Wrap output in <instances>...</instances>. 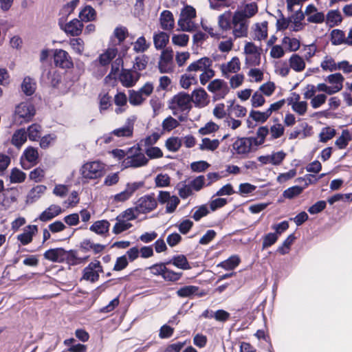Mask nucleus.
<instances>
[{
    "label": "nucleus",
    "mask_w": 352,
    "mask_h": 352,
    "mask_svg": "<svg viewBox=\"0 0 352 352\" xmlns=\"http://www.w3.org/2000/svg\"><path fill=\"white\" fill-rule=\"evenodd\" d=\"M336 135V130L330 127L323 128L320 133V140L322 142H327Z\"/></svg>",
    "instance_id": "obj_62"
},
{
    "label": "nucleus",
    "mask_w": 352,
    "mask_h": 352,
    "mask_svg": "<svg viewBox=\"0 0 352 352\" xmlns=\"http://www.w3.org/2000/svg\"><path fill=\"white\" fill-rule=\"evenodd\" d=\"M192 190L198 191V177L188 182V185L181 188L179 195L184 198L187 197L192 193Z\"/></svg>",
    "instance_id": "obj_34"
},
{
    "label": "nucleus",
    "mask_w": 352,
    "mask_h": 352,
    "mask_svg": "<svg viewBox=\"0 0 352 352\" xmlns=\"http://www.w3.org/2000/svg\"><path fill=\"white\" fill-rule=\"evenodd\" d=\"M81 21H91L96 19V12L91 6H86L79 13Z\"/></svg>",
    "instance_id": "obj_32"
},
{
    "label": "nucleus",
    "mask_w": 352,
    "mask_h": 352,
    "mask_svg": "<svg viewBox=\"0 0 352 352\" xmlns=\"http://www.w3.org/2000/svg\"><path fill=\"white\" fill-rule=\"evenodd\" d=\"M192 103L198 104V89H195L191 95L182 91L174 96L170 102L169 108L173 110V115L176 116L177 111H189Z\"/></svg>",
    "instance_id": "obj_2"
},
{
    "label": "nucleus",
    "mask_w": 352,
    "mask_h": 352,
    "mask_svg": "<svg viewBox=\"0 0 352 352\" xmlns=\"http://www.w3.org/2000/svg\"><path fill=\"white\" fill-rule=\"evenodd\" d=\"M26 177V175L21 170L14 168L12 170L10 180L11 183H21Z\"/></svg>",
    "instance_id": "obj_52"
},
{
    "label": "nucleus",
    "mask_w": 352,
    "mask_h": 352,
    "mask_svg": "<svg viewBox=\"0 0 352 352\" xmlns=\"http://www.w3.org/2000/svg\"><path fill=\"white\" fill-rule=\"evenodd\" d=\"M344 80V78L340 73L330 74L325 78L326 82L332 85H338V87H340L341 89L343 87Z\"/></svg>",
    "instance_id": "obj_48"
},
{
    "label": "nucleus",
    "mask_w": 352,
    "mask_h": 352,
    "mask_svg": "<svg viewBox=\"0 0 352 352\" xmlns=\"http://www.w3.org/2000/svg\"><path fill=\"white\" fill-rule=\"evenodd\" d=\"M221 178V176L218 173H209L206 177L199 175V189L204 186L210 185Z\"/></svg>",
    "instance_id": "obj_31"
},
{
    "label": "nucleus",
    "mask_w": 352,
    "mask_h": 352,
    "mask_svg": "<svg viewBox=\"0 0 352 352\" xmlns=\"http://www.w3.org/2000/svg\"><path fill=\"white\" fill-rule=\"evenodd\" d=\"M46 187L43 185H37L30 190L26 198L27 204H33L45 192Z\"/></svg>",
    "instance_id": "obj_22"
},
{
    "label": "nucleus",
    "mask_w": 352,
    "mask_h": 352,
    "mask_svg": "<svg viewBox=\"0 0 352 352\" xmlns=\"http://www.w3.org/2000/svg\"><path fill=\"white\" fill-rule=\"evenodd\" d=\"M286 154L283 151L272 153L271 155H261L258 157V160L262 164H271L274 166L280 165L285 159Z\"/></svg>",
    "instance_id": "obj_13"
},
{
    "label": "nucleus",
    "mask_w": 352,
    "mask_h": 352,
    "mask_svg": "<svg viewBox=\"0 0 352 352\" xmlns=\"http://www.w3.org/2000/svg\"><path fill=\"white\" fill-rule=\"evenodd\" d=\"M331 42L334 45L345 43L344 32L340 30H333L331 32Z\"/></svg>",
    "instance_id": "obj_42"
},
{
    "label": "nucleus",
    "mask_w": 352,
    "mask_h": 352,
    "mask_svg": "<svg viewBox=\"0 0 352 352\" xmlns=\"http://www.w3.org/2000/svg\"><path fill=\"white\" fill-rule=\"evenodd\" d=\"M196 10L190 6H186L184 7L180 14L179 19L178 20V23H182L184 20H186L188 17H196Z\"/></svg>",
    "instance_id": "obj_57"
},
{
    "label": "nucleus",
    "mask_w": 352,
    "mask_h": 352,
    "mask_svg": "<svg viewBox=\"0 0 352 352\" xmlns=\"http://www.w3.org/2000/svg\"><path fill=\"white\" fill-rule=\"evenodd\" d=\"M104 164L99 161L87 162L82 166L81 175L85 179H96L104 175Z\"/></svg>",
    "instance_id": "obj_4"
},
{
    "label": "nucleus",
    "mask_w": 352,
    "mask_h": 352,
    "mask_svg": "<svg viewBox=\"0 0 352 352\" xmlns=\"http://www.w3.org/2000/svg\"><path fill=\"white\" fill-rule=\"evenodd\" d=\"M144 100L145 98L139 91H129V100L131 104L134 106L140 105Z\"/></svg>",
    "instance_id": "obj_44"
},
{
    "label": "nucleus",
    "mask_w": 352,
    "mask_h": 352,
    "mask_svg": "<svg viewBox=\"0 0 352 352\" xmlns=\"http://www.w3.org/2000/svg\"><path fill=\"white\" fill-rule=\"evenodd\" d=\"M150 46L144 36L139 37L133 43V50L137 53H143L146 51Z\"/></svg>",
    "instance_id": "obj_50"
},
{
    "label": "nucleus",
    "mask_w": 352,
    "mask_h": 352,
    "mask_svg": "<svg viewBox=\"0 0 352 352\" xmlns=\"http://www.w3.org/2000/svg\"><path fill=\"white\" fill-rule=\"evenodd\" d=\"M28 138L32 141H36L41 135V126L38 124H32L28 128Z\"/></svg>",
    "instance_id": "obj_46"
},
{
    "label": "nucleus",
    "mask_w": 352,
    "mask_h": 352,
    "mask_svg": "<svg viewBox=\"0 0 352 352\" xmlns=\"http://www.w3.org/2000/svg\"><path fill=\"white\" fill-rule=\"evenodd\" d=\"M65 255L66 250L61 248L48 250L43 254L45 259L56 263L63 262Z\"/></svg>",
    "instance_id": "obj_17"
},
{
    "label": "nucleus",
    "mask_w": 352,
    "mask_h": 352,
    "mask_svg": "<svg viewBox=\"0 0 352 352\" xmlns=\"http://www.w3.org/2000/svg\"><path fill=\"white\" fill-rule=\"evenodd\" d=\"M38 232V227L36 225H30L26 226L23 232L17 236V239L23 245H28L32 242L33 236Z\"/></svg>",
    "instance_id": "obj_16"
},
{
    "label": "nucleus",
    "mask_w": 352,
    "mask_h": 352,
    "mask_svg": "<svg viewBox=\"0 0 352 352\" xmlns=\"http://www.w3.org/2000/svg\"><path fill=\"white\" fill-rule=\"evenodd\" d=\"M128 34L129 33L126 28L123 26L117 27L113 31V36L118 39V43L113 44L112 47H116V45H120L125 40Z\"/></svg>",
    "instance_id": "obj_45"
},
{
    "label": "nucleus",
    "mask_w": 352,
    "mask_h": 352,
    "mask_svg": "<svg viewBox=\"0 0 352 352\" xmlns=\"http://www.w3.org/2000/svg\"><path fill=\"white\" fill-rule=\"evenodd\" d=\"M117 54L118 49L116 47H109L93 62V65L96 67H100V72L103 75L107 72L109 65L116 57Z\"/></svg>",
    "instance_id": "obj_6"
},
{
    "label": "nucleus",
    "mask_w": 352,
    "mask_h": 352,
    "mask_svg": "<svg viewBox=\"0 0 352 352\" xmlns=\"http://www.w3.org/2000/svg\"><path fill=\"white\" fill-rule=\"evenodd\" d=\"M140 76L139 72L131 69H123L120 75V81L123 86L131 87L135 85Z\"/></svg>",
    "instance_id": "obj_12"
},
{
    "label": "nucleus",
    "mask_w": 352,
    "mask_h": 352,
    "mask_svg": "<svg viewBox=\"0 0 352 352\" xmlns=\"http://www.w3.org/2000/svg\"><path fill=\"white\" fill-rule=\"evenodd\" d=\"M157 206V201L153 195H147L140 197L135 205L139 214L147 213L154 210Z\"/></svg>",
    "instance_id": "obj_8"
},
{
    "label": "nucleus",
    "mask_w": 352,
    "mask_h": 352,
    "mask_svg": "<svg viewBox=\"0 0 352 352\" xmlns=\"http://www.w3.org/2000/svg\"><path fill=\"white\" fill-rule=\"evenodd\" d=\"M232 34L234 38L246 37L248 30V20L239 12H234L232 20Z\"/></svg>",
    "instance_id": "obj_5"
},
{
    "label": "nucleus",
    "mask_w": 352,
    "mask_h": 352,
    "mask_svg": "<svg viewBox=\"0 0 352 352\" xmlns=\"http://www.w3.org/2000/svg\"><path fill=\"white\" fill-rule=\"evenodd\" d=\"M201 142L199 150L201 151H214L220 144V141L218 139H210L209 138H203Z\"/></svg>",
    "instance_id": "obj_23"
},
{
    "label": "nucleus",
    "mask_w": 352,
    "mask_h": 352,
    "mask_svg": "<svg viewBox=\"0 0 352 352\" xmlns=\"http://www.w3.org/2000/svg\"><path fill=\"white\" fill-rule=\"evenodd\" d=\"M63 212L62 208L58 205L52 204L46 208L38 217L41 221H48L54 217L58 216Z\"/></svg>",
    "instance_id": "obj_19"
},
{
    "label": "nucleus",
    "mask_w": 352,
    "mask_h": 352,
    "mask_svg": "<svg viewBox=\"0 0 352 352\" xmlns=\"http://www.w3.org/2000/svg\"><path fill=\"white\" fill-rule=\"evenodd\" d=\"M351 140V135L348 130H343L342 135L336 140V145L340 148L343 149L346 147L349 142Z\"/></svg>",
    "instance_id": "obj_43"
},
{
    "label": "nucleus",
    "mask_w": 352,
    "mask_h": 352,
    "mask_svg": "<svg viewBox=\"0 0 352 352\" xmlns=\"http://www.w3.org/2000/svg\"><path fill=\"white\" fill-rule=\"evenodd\" d=\"M169 41V35L167 33L161 32L153 36V43L157 50L164 49Z\"/></svg>",
    "instance_id": "obj_29"
},
{
    "label": "nucleus",
    "mask_w": 352,
    "mask_h": 352,
    "mask_svg": "<svg viewBox=\"0 0 352 352\" xmlns=\"http://www.w3.org/2000/svg\"><path fill=\"white\" fill-rule=\"evenodd\" d=\"M116 223L113 228V232L116 234H120L132 227V224L131 223L118 217L116 218Z\"/></svg>",
    "instance_id": "obj_37"
},
{
    "label": "nucleus",
    "mask_w": 352,
    "mask_h": 352,
    "mask_svg": "<svg viewBox=\"0 0 352 352\" xmlns=\"http://www.w3.org/2000/svg\"><path fill=\"white\" fill-rule=\"evenodd\" d=\"M138 214L139 213L136 210V208L135 207L126 209L124 212H121L117 217L123 220L129 221L131 220L135 219L138 217Z\"/></svg>",
    "instance_id": "obj_51"
},
{
    "label": "nucleus",
    "mask_w": 352,
    "mask_h": 352,
    "mask_svg": "<svg viewBox=\"0 0 352 352\" xmlns=\"http://www.w3.org/2000/svg\"><path fill=\"white\" fill-rule=\"evenodd\" d=\"M342 61L336 63L335 60L330 57L326 56L324 60L322 61L320 67L324 71L335 72L336 70H342Z\"/></svg>",
    "instance_id": "obj_26"
},
{
    "label": "nucleus",
    "mask_w": 352,
    "mask_h": 352,
    "mask_svg": "<svg viewBox=\"0 0 352 352\" xmlns=\"http://www.w3.org/2000/svg\"><path fill=\"white\" fill-rule=\"evenodd\" d=\"M56 66L63 69H69L73 67V62L69 54L63 50H56L54 54Z\"/></svg>",
    "instance_id": "obj_11"
},
{
    "label": "nucleus",
    "mask_w": 352,
    "mask_h": 352,
    "mask_svg": "<svg viewBox=\"0 0 352 352\" xmlns=\"http://www.w3.org/2000/svg\"><path fill=\"white\" fill-rule=\"evenodd\" d=\"M83 28V24L81 21L74 19L66 23L64 26H61V29L65 31L67 34L72 36H79Z\"/></svg>",
    "instance_id": "obj_15"
},
{
    "label": "nucleus",
    "mask_w": 352,
    "mask_h": 352,
    "mask_svg": "<svg viewBox=\"0 0 352 352\" xmlns=\"http://www.w3.org/2000/svg\"><path fill=\"white\" fill-rule=\"evenodd\" d=\"M114 102L119 107L115 110L116 113L118 114L122 113L124 111V109H123L122 107L126 105L127 103L126 95L123 92H118L114 96Z\"/></svg>",
    "instance_id": "obj_40"
},
{
    "label": "nucleus",
    "mask_w": 352,
    "mask_h": 352,
    "mask_svg": "<svg viewBox=\"0 0 352 352\" xmlns=\"http://www.w3.org/2000/svg\"><path fill=\"white\" fill-rule=\"evenodd\" d=\"M304 190L303 187L294 186L286 189L283 192V197L287 199H293L300 195Z\"/></svg>",
    "instance_id": "obj_58"
},
{
    "label": "nucleus",
    "mask_w": 352,
    "mask_h": 352,
    "mask_svg": "<svg viewBox=\"0 0 352 352\" xmlns=\"http://www.w3.org/2000/svg\"><path fill=\"white\" fill-rule=\"evenodd\" d=\"M233 14L230 10H227L218 16V26L220 30L227 32L232 28V20Z\"/></svg>",
    "instance_id": "obj_18"
},
{
    "label": "nucleus",
    "mask_w": 352,
    "mask_h": 352,
    "mask_svg": "<svg viewBox=\"0 0 352 352\" xmlns=\"http://www.w3.org/2000/svg\"><path fill=\"white\" fill-rule=\"evenodd\" d=\"M161 73H170L173 69V51L171 48L163 50L158 63Z\"/></svg>",
    "instance_id": "obj_7"
},
{
    "label": "nucleus",
    "mask_w": 352,
    "mask_h": 352,
    "mask_svg": "<svg viewBox=\"0 0 352 352\" xmlns=\"http://www.w3.org/2000/svg\"><path fill=\"white\" fill-rule=\"evenodd\" d=\"M35 109L34 106L29 102H21L16 108V114L20 118L29 121L34 115Z\"/></svg>",
    "instance_id": "obj_14"
},
{
    "label": "nucleus",
    "mask_w": 352,
    "mask_h": 352,
    "mask_svg": "<svg viewBox=\"0 0 352 352\" xmlns=\"http://www.w3.org/2000/svg\"><path fill=\"white\" fill-rule=\"evenodd\" d=\"M247 113V109L245 107L236 104L235 107L231 106L230 108V111L228 113V117L230 116H235L237 118H242L244 117Z\"/></svg>",
    "instance_id": "obj_56"
},
{
    "label": "nucleus",
    "mask_w": 352,
    "mask_h": 352,
    "mask_svg": "<svg viewBox=\"0 0 352 352\" xmlns=\"http://www.w3.org/2000/svg\"><path fill=\"white\" fill-rule=\"evenodd\" d=\"M133 124H128L123 127L116 129L111 132V134L118 138H129L133 135Z\"/></svg>",
    "instance_id": "obj_41"
},
{
    "label": "nucleus",
    "mask_w": 352,
    "mask_h": 352,
    "mask_svg": "<svg viewBox=\"0 0 352 352\" xmlns=\"http://www.w3.org/2000/svg\"><path fill=\"white\" fill-rule=\"evenodd\" d=\"M88 259V256L85 258H78L76 256V252L74 250L66 251L65 257L64 256V261H67V262L71 265H79L82 263H85Z\"/></svg>",
    "instance_id": "obj_36"
},
{
    "label": "nucleus",
    "mask_w": 352,
    "mask_h": 352,
    "mask_svg": "<svg viewBox=\"0 0 352 352\" xmlns=\"http://www.w3.org/2000/svg\"><path fill=\"white\" fill-rule=\"evenodd\" d=\"M179 125V122L171 116L166 118L162 122L164 130L170 131L175 129Z\"/></svg>",
    "instance_id": "obj_64"
},
{
    "label": "nucleus",
    "mask_w": 352,
    "mask_h": 352,
    "mask_svg": "<svg viewBox=\"0 0 352 352\" xmlns=\"http://www.w3.org/2000/svg\"><path fill=\"white\" fill-rule=\"evenodd\" d=\"M258 12V7L256 3H250L246 4L244 8L240 10H236L234 12L241 13L243 18L246 20L253 16Z\"/></svg>",
    "instance_id": "obj_33"
},
{
    "label": "nucleus",
    "mask_w": 352,
    "mask_h": 352,
    "mask_svg": "<svg viewBox=\"0 0 352 352\" xmlns=\"http://www.w3.org/2000/svg\"><path fill=\"white\" fill-rule=\"evenodd\" d=\"M182 146V142L179 138L172 137L166 142L167 149L172 152L177 151Z\"/></svg>",
    "instance_id": "obj_55"
},
{
    "label": "nucleus",
    "mask_w": 352,
    "mask_h": 352,
    "mask_svg": "<svg viewBox=\"0 0 352 352\" xmlns=\"http://www.w3.org/2000/svg\"><path fill=\"white\" fill-rule=\"evenodd\" d=\"M278 235L276 233H268L263 236V244L262 248L263 250L267 248L274 244L278 240Z\"/></svg>",
    "instance_id": "obj_59"
},
{
    "label": "nucleus",
    "mask_w": 352,
    "mask_h": 352,
    "mask_svg": "<svg viewBox=\"0 0 352 352\" xmlns=\"http://www.w3.org/2000/svg\"><path fill=\"white\" fill-rule=\"evenodd\" d=\"M160 24L163 30H171L174 28L173 15L169 10H164L160 14Z\"/></svg>",
    "instance_id": "obj_20"
},
{
    "label": "nucleus",
    "mask_w": 352,
    "mask_h": 352,
    "mask_svg": "<svg viewBox=\"0 0 352 352\" xmlns=\"http://www.w3.org/2000/svg\"><path fill=\"white\" fill-rule=\"evenodd\" d=\"M110 223L107 220L96 221L91 227L90 230L98 234L103 235L109 232Z\"/></svg>",
    "instance_id": "obj_25"
},
{
    "label": "nucleus",
    "mask_w": 352,
    "mask_h": 352,
    "mask_svg": "<svg viewBox=\"0 0 352 352\" xmlns=\"http://www.w3.org/2000/svg\"><path fill=\"white\" fill-rule=\"evenodd\" d=\"M296 237L294 234H289L283 241L282 245L278 247L277 252L282 255L287 254L289 252V247L293 243Z\"/></svg>",
    "instance_id": "obj_54"
},
{
    "label": "nucleus",
    "mask_w": 352,
    "mask_h": 352,
    "mask_svg": "<svg viewBox=\"0 0 352 352\" xmlns=\"http://www.w3.org/2000/svg\"><path fill=\"white\" fill-rule=\"evenodd\" d=\"M342 21V16L338 10H329L326 16L325 21L329 27L338 25Z\"/></svg>",
    "instance_id": "obj_21"
},
{
    "label": "nucleus",
    "mask_w": 352,
    "mask_h": 352,
    "mask_svg": "<svg viewBox=\"0 0 352 352\" xmlns=\"http://www.w3.org/2000/svg\"><path fill=\"white\" fill-rule=\"evenodd\" d=\"M24 155L25 159L31 163H36L38 157L37 150L33 147L26 148L24 151Z\"/></svg>",
    "instance_id": "obj_63"
},
{
    "label": "nucleus",
    "mask_w": 352,
    "mask_h": 352,
    "mask_svg": "<svg viewBox=\"0 0 352 352\" xmlns=\"http://www.w3.org/2000/svg\"><path fill=\"white\" fill-rule=\"evenodd\" d=\"M148 159L145 156L139 145L133 146L126 151V157L122 161L124 168H139L146 166Z\"/></svg>",
    "instance_id": "obj_3"
},
{
    "label": "nucleus",
    "mask_w": 352,
    "mask_h": 352,
    "mask_svg": "<svg viewBox=\"0 0 352 352\" xmlns=\"http://www.w3.org/2000/svg\"><path fill=\"white\" fill-rule=\"evenodd\" d=\"M240 69V60L239 58L234 57L227 63L226 66H223L222 72L224 74L228 72L236 73Z\"/></svg>",
    "instance_id": "obj_39"
},
{
    "label": "nucleus",
    "mask_w": 352,
    "mask_h": 352,
    "mask_svg": "<svg viewBox=\"0 0 352 352\" xmlns=\"http://www.w3.org/2000/svg\"><path fill=\"white\" fill-rule=\"evenodd\" d=\"M42 78H46L54 87L59 82L58 75L56 74L55 71L44 70L42 74Z\"/></svg>",
    "instance_id": "obj_61"
},
{
    "label": "nucleus",
    "mask_w": 352,
    "mask_h": 352,
    "mask_svg": "<svg viewBox=\"0 0 352 352\" xmlns=\"http://www.w3.org/2000/svg\"><path fill=\"white\" fill-rule=\"evenodd\" d=\"M269 133L267 126H260L254 137L239 138L232 144L234 153L243 157L246 156L252 151H256L257 148L265 142V138Z\"/></svg>",
    "instance_id": "obj_1"
},
{
    "label": "nucleus",
    "mask_w": 352,
    "mask_h": 352,
    "mask_svg": "<svg viewBox=\"0 0 352 352\" xmlns=\"http://www.w3.org/2000/svg\"><path fill=\"white\" fill-rule=\"evenodd\" d=\"M249 116L254 121L261 123L265 122L270 118L266 111L261 112L259 111L252 110Z\"/></svg>",
    "instance_id": "obj_60"
},
{
    "label": "nucleus",
    "mask_w": 352,
    "mask_h": 352,
    "mask_svg": "<svg viewBox=\"0 0 352 352\" xmlns=\"http://www.w3.org/2000/svg\"><path fill=\"white\" fill-rule=\"evenodd\" d=\"M282 43L287 46V49L290 52L297 51L300 47V41L296 38H290L285 36L283 38Z\"/></svg>",
    "instance_id": "obj_49"
},
{
    "label": "nucleus",
    "mask_w": 352,
    "mask_h": 352,
    "mask_svg": "<svg viewBox=\"0 0 352 352\" xmlns=\"http://www.w3.org/2000/svg\"><path fill=\"white\" fill-rule=\"evenodd\" d=\"M102 272V265L98 261L91 262L84 270L82 278L94 283L99 278V273Z\"/></svg>",
    "instance_id": "obj_9"
},
{
    "label": "nucleus",
    "mask_w": 352,
    "mask_h": 352,
    "mask_svg": "<svg viewBox=\"0 0 352 352\" xmlns=\"http://www.w3.org/2000/svg\"><path fill=\"white\" fill-rule=\"evenodd\" d=\"M290 68L295 72H300L305 68V62L302 57L296 54L291 56L289 60Z\"/></svg>",
    "instance_id": "obj_24"
},
{
    "label": "nucleus",
    "mask_w": 352,
    "mask_h": 352,
    "mask_svg": "<svg viewBox=\"0 0 352 352\" xmlns=\"http://www.w3.org/2000/svg\"><path fill=\"white\" fill-rule=\"evenodd\" d=\"M27 140V132L25 129L16 130L12 138V144L17 148L21 147Z\"/></svg>",
    "instance_id": "obj_27"
},
{
    "label": "nucleus",
    "mask_w": 352,
    "mask_h": 352,
    "mask_svg": "<svg viewBox=\"0 0 352 352\" xmlns=\"http://www.w3.org/2000/svg\"><path fill=\"white\" fill-rule=\"evenodd\" d=\"M211 10L220 11L225 8H228L230 3L228 0H208Z\"/></svg>",
    "instance_id": "obj_53"
},
{
    "label": "nucleus",
    "mask_w": 352,
    "mask_h": 352,
    "mask_svg": "<svg viewBox=\"0 0 352 352\" xmlns=\"http://www.w3.org/2000/svg\"><path fill=\"white\" fill-rule=\"evenodd\" d=\"M241 259L237 255H232L228 259L221 262L217 267H221L226 270H232L236 268L240 263Z\"/></svg>",
    "instance_id": "obj_28"
},
{
    "label": "nucleus",
    "mask_w": 352,
    "mask_h": 352,
    "mask_svg": "<svg viewBox=\"0 0 352 352\" xmlns=\"http://www.w3.org/2000/svg\"><path fill=\"white\" fill-rule=\"evenodd\" d=\"M149 58L145 54H141L135 58L133 61V70L138 72L146 69Z\"/></svg>",
    "instance_id": "obj_38"
},
{
    "label": "nucleus",
    "mask_w": 352,
    "mask_h": 352,
    "mask_svg": "<svg viewBox=\"0 0 352 352\" xmlns=\"http://www.w3.org/2000/svg\"><path fill=\"white\" fill-rule=\"evenodd\" d=\"M198 71V60L191 63L187 68V73L183 74L180 79V85L184 89H188L190 85L197 84V78L195 74L190 72Z\"/></svg>",
    "instance_id": "obj_10"
},
{
    "label": "nucleus",
    "mask_w": 352,
    "mask_h": 352,
    "mask_svg": "<svg viewBox=\"0 0 352 352\" xmlns=\"http://www.w3.org/2000/svg\"><path fill=\"white\" fill-rule=\"evenodd\" d=\"M166 264H173L182 270H188L190 268L189 263L186 256L182 254L174 256L171 260L166 262Z\"/></svg>",
    "instance_id": "obj_30"
},
{
    "label": "nucleus",
    "mask_w": 352,
    "mask_h": 352,
    "mask_svg": "<svg viewBox=\"0 0 352 352\" xmlns=\"http://www.w3.org/2000/svg\"><path fill=\"white\" fill-rule=\"evenodd\" d=\"M22 91L27 96L32 95L36 90V83L30 77H25L21 84Z\"/></svg>",
    "instance_id": "obj_35"
},
{
    "label": "nucleus",
    "mask_w": 352,
    "mask_h": 352,
    "mask_svg": "<svg viewBox=\"0 0 352 352\" xmlns=\"http://www.w3.org/2000/svg\"><path fill=\"white\" fill-rule=\"evenodd\" d=\"M270 134V140H273L281 137L285 131V129L281 124H275L270 129H268Z\"/></svg>",
    "instance_id": "obj_47"
}]
</instances>
